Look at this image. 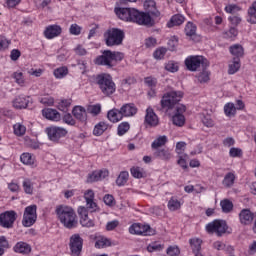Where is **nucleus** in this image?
I'll return each instance as SVG.
<instances>
[{
	"label": "nucleus",
	"instance_id": "obj_1",
	"mask_svg": "<svg viewBox=\"0 0 256 256\" xmlns=\"http://www.w3.org/2000/svg\"><path fill=\"white\" fill-rule=\"evenodd\" d=\"M144 7L148 12H140L135 8H115L114 11L122 21L136 23L143 27H153L155 25V20L151 15L153 17H159L161 15V12L157 10V3H155V0H146L144 2Z\"/></svg>",
	"mask_w": 256,
	"mask_h": 256
},
{
	"label": "nucleus",
	"instance_id": "obj_2",
	"mask_svg": "<svg viewBox=\"0 0 256 256\" xmlns=\"http://www.w3.org/2000/svg\"><path fill=\"white\" fill-rule=\"evenodd\" d=\"M122 59H125V54L122 52L104 50L101 55L94 59V63L106 69H113V67H117L121 63Z\"/></svg>",
	"mask_w": 256,
	"mask_h": 256
},
{
	"label": "nucleus",
	"instance_id": "obj_3",
	"mask_svg": "<svg viewBox=\"0 0 256 256\" xmlns=\"http://www.w3.org/2000/svg\"><path fill=\"white\" fill-rule=\"evenodd\" d=\"M55 213L57 219L66 229H75L77 227V214L71 206L59 205L56 207Z\"/></svg>",
	"mask_w": 256,
	"mask_h": 256
},
{
	"label": "nucleus",
	"instance_id": "obj_4",
	"mask_svg": "<svg viewBox=\"0 0 256 256\" xmlns=\"http://www.w3.org/2000/svg\"><path fill=\"white\" fill-rule=\"evenodd\" d=\"M183 99V92L181 91H170L162 96L160 101L161 109H165L166 112L172 111V109L177 110L179 107V102Z\"/></svg>",
	"mask_w": 256,
	"mask_h": 256
},
{
	"label": "nucleus",
	"instance_id": "obj_5",
	"mask_svg": "<svg viewBox=\"0 0 256 256\" xmlns=\"http://www.w3.org/2000/svg\"><path fill=\"white\" fill-rule=\"evenodd\" d=\"M96 83L103 95H106L107 97H109V95H113L117 89L115 82H113V77L109 74L98 75L96 77Z\"/></svg>",
	"mask_w": 256,
	"mask_h": 256
},
{
	"label": "nucleus",
	"instance_id": "obj_6",
	"mask_svg": "<svg viewBox=\"0 0 256 256\" xmlns=\"http://www.w3.org/2000/svg\"><path fill=\"white\" fill-rule=\"evenodd\" d=\"M104 37L107 47H115L123 43V39H125V33L121 29L112 28L107 30V32L104 34Z\"/></svg>",
	"mask_w": 256,
	"mask_h": 256
},
{
	"label": "nucleus",
	"instance_id": "obj_7",
	"mask_svg": "<svg viewBox=\"0 0 256 256\" xmlns=\"http://www.w3.org/2000/svg\"><path fill=\"white\" fill-rule=\"evenodd\" d=\"M37 221V205H30L25 208L22 225L23 227H32Z\"/></svg>",
	"mask_w": 256,
	"mask_h": 256
},
{
	"label": "nucleus",
	"instance_id": "obj_8",
	"mask_svg": "<svg viewBox=\"0 0 256 256\" xmlns=\"http://www.w3.org/2000/svg\"><path fill=\"white\" fill-rule=\"evenodd\" d=\"M206 231L211 235L216 233L218 237H221V235L227 233V223L223 220H214L206 225Z\"/></svg>",
	"mask_w": 256,
	"mask_h": 256
},
{
	"label": "nucleus",
	"instance_id": "obj_9",
	"mask_svg": "<svg viewBox=\"0 0 256 256\" xmlns=\"http://www.w3.org/2000/svg\"><path fill=\"white\" fill-rule=\"evenodd\" d=\"M185 65L188 71H197L198 67H207L209 62L203 56H190L186 58Z\"/></svg>",
	"mask_w": 256,
	"mask_h": 256
},
{
	"label": "nucleus",
	"instance_id": "obj_10",
	"mask_svg": "<svg viewBox=\"0 0 256 256\" xmlns=\"http://www.w3.org/2000/svg\"><path fill=\"white\" fill-rule=\"evenodd\" d=\"M15 221H17V212L13 210L0 214V227H3L4 229H13Z\"/></svg>",
	"mask_w": 256,
	"mask_h": 256
},
{
	"label": "nucleus",
	"instance_id": "obj_11",
	"mask_svg": "<svg viewBox=\"0 0 256 256\" xmlns=\"http://www.w3.org/2000/svg\"><path fill=\"white\" fill-rule=\"evenodd\" d=\"M129 233H131V235L148 236V235H154L155 231L153 229H151V226H149V225L135 223L130 226Z\"/></svg>",
	"mask_w": 256,
	"mask_h": 256
},
{
	"label": "nucleus",
	"instance_id": "obj_12",
	"mask_svg": "<svg viewBox=\"0 0 256 256\" xmlns=\"http://www.w3.org/2000/svg\"><path fill=\"white\" fill-rule=\"evenodd\" d=\"M46 133L50 141L54 143H59V139L67 135V129L63 127L52 126L46 129Z\"/></svg>",
	"mask_w": 256,
	"mask_h": 256
},
{
	"label": "nucleus",
	"instance_id": "obj_13",
	"mask_svg": "<svg viewBox=\"0 0 256 256\" xmlns=\"http://www.w3.org/2000/svg\"><path fill=\"white\" fill-rule=\"evenodd\" d=\"M69 247L72 255L79 256L83 251V238L79 234H73L70 237Z\"/></svg>",
	"mask_w": 256,
	"mask_h": 256
},
{
	"label": "nucleus",
	"instance_id": "obj_14",
	"mask_svg": "<svg viewBox=\"0 0 256 256\" xmlns=\"http://www.w3.org/2000/svg\"><path fill=\"white\" fill-rule=\"evenodd\" d=\"M187 111L185 105H179L176 107L175 114L172 117L173 124L177 127H183L185 125V116L183 113Z\"/></svg>",
	"mask_w": 256,
	"mask_h": 256
},
{
	"label": "nucleus",
	"instance_id": "obj_15",
	"mask_svg": "<svg viewBox=\"0 0 256 256\" xmlns=\"http://www.w3.org/2000/svg\"><path fill=\"white\" fill-rule=\"evenodd\" d=\"M78 215L80 217V224L82 227H94L95 223L93 220L89 219V211L85 206H80L78 208Z\"/></svg>",
	"mask_w": 256,
	"mask_h": 256
},
{
	"label": "nucleus",
	"instance_id": "obj_16",
	"mask_svg": "<svg viewBox=\"0 0 256 256\" xmlns=\"http://www.w3.org/2000/svg\"><path fill=\"white\" fill-rule=\"evenodd\" d=\"M145 123L149 127H157L159 125V117L155 114L153 108L146 109Z\"/></svg>",
	"mask_w": 256,
	"mask_h": 256
},
{
	"label": "nucleus",
	"instance_id": "obj_17",
	"mask_svg": "<svg viewBox=\"0 0 256 256\" xmlns=\"http://www.w3.org/2000/svg\"><path fill=\"white\" fill-rule=\"evenodd\" d=\"M239 219L241 225H251L255 219V213L251 212L250 209H242L239 213Z\"/></svg>",
	"mask_w": 256,
	"mask_h": 256
},
{
	"label": "nucleus",
	"instance_id": "obj_18",
	"mask_svg": "<svg viewBox=\"0 0 256 256\" xmlns=\"http://www.w3.org/2000/svg\"><path fill=\"white\" fill-rule=\"evenodd\" d=\"M62 32L63 29L61 28V26L49 25L44 31V37H46V39H55V37H59Z\"/></svg>",
	"mask_w": 256,
	"mask_h": 256
},
{
	"label": "nucleus",
	"instance_id": "obj_19",
	"mask_svg": "<svg viewBox=\"0 0 256 256\" xmlns=\"http://www.w3.org/2000/svg\"><path fill=\"white\" fill-rule=\"evenodd\" d=\"M105 177H109V171L107 170L94 171L88 175L87 183H95L97 181H101L102 179H105Z\"/></svg>",
	"mask_w": 256,
	"mask_h": 256
},
{
	"label": "nucleus",
	"instance_id": "obj_20",
	"mask_svg": "<svg viewBox=\"0 0 256 256\" xmlns=\"http://www.w3.org/2000/svg\"><path fill=\"white\" fill-rule=\"evenodd\" d=\"M14 253H19L20 255H29L31 253V245L27 242L20 241L17 242L13 247Z\"/></svg>",
	"mask_w": 256,
	"mask_h": 256
},
{
	"label": "nucleus",
	"instance_id": "obj_21",
	"mask_svg": "<svg viewBox=\"0 0 256 256\" xmlns=\"http://www.w3.org/2000/svg\"><path fill=\"white\" fill-rule=\"evenodd\" d=\"M72 114L81 123H87V110L83 106H75L72 110Z\"/></svg>",
	"mask_w": 256,
	"mask_h": 256
},
{
	"label": "nucleus",
	"instance_id": "obj_22",
	"mask_svg": "<svg viewBox=\"0 0 256 256\" xmlns=\"http://www.w3.org/2000/svg\"><path fill=\"white\" fill-rule=\"evenodd\" d=\"M42 115L46 119H49V121H61V114L52 108L42 110Z\"/></svg>",
	"mask_w": 256,
	"mask_h": 256
},
{
	"label": "nucleus",
	"instance_id": "obj_23",
	"mask_svg": "<svg viewBox=\"0 0 256 256\" xmlns=\"http://www.w3.org/2000/svg\"><path fill=\"white\" fill-rule=\"evenodd\" d=\"M120 111L122 113V117H133V115H137V107H135V104L129 103L124 104Z\"/></svg>",
	"mask_w": 256,
	"mask_h": 256
},
{
	"label": "nucleus",
	"instance_id": "obj_24",
	"mask_svg": "<svg viewBox=\"0 0 256 256\" xmlns=\"http://www.w3.org/2000/svg\"><path fill=\"white\" fill-rule=\"evenodd\" d=\"M107 118L109 121H111V123H119V121L123 119V114L119 109H112L108 111Z\"/></svg>",
	"mask_w": 256,
	"mask_h": 256
},
{
	"label": "nucleus",
	"instance_id": "obj_25",
	"mask_svg": "<svg viewBox=\"0 0 256 256\" xmlns=\"http://www.w3.org/2000/svg\"><path fill=\"white\" fill-rule=\"evenodd\" d=\"M29 105V100L25 96H18L13 101V107L15 109H27Z\"/></svg>",
	"mask_w": 256,
	"mask_h": 256
},
{
	"label": "nucleus",
	"instance_id": "obj_26",
	"mask_svg": "<svg viewBox=\"0 0 256 256\" xmlns=\"http://www.w3.org/2000/svg\"><path fill=\"white\" fill-rule=\"evenodd\" d=\"M185 23V16L181 14H175L174 16L171 17L170 21L167 23V27H175L179 25H183Z\"/></svg>",
	"mask_w": 256,
	"mask_h": 256
},
{
	"label": "nucleus",
	"instance_id": "obj_27",
	"mask_svg": "<svg viewBox=\"0 0 256 256\" xmlns=\"http://www.w3.org/2000/svg\"><path fill=\"white\" fill-rule=\"evenodd\" d=\"M154 157H156V159H162V161H169V159H171V152L165 148H157L154 152Z\"/></svg>",
	"mask_w": 256,
	"mask_h": 256
},
{
	"label": "nucleus",
	"instance_id": "obj_28",
	"mask_svg": "<svg viewBox=\"0 0 256 256\" xmlns=\"http://www.w3.org/2000/svg\"><path fill=\"white\" fill-rule=\"evenodd\" d=\"M96 249H105L106 247H111V239L99 236L95 242Z\"/></svg>",
	"mask_w": 256,
	"mask_h": 256
},
{
	"label": "nucleus",
	"instance_id": "obj_29",
	"mask_svg": "<svg viewBox=\"0 0 256 256\" xmlns=\"http://www.w3.org/2000/svg\"><path fill=\"white\" fill-rule=\"evenodd\" d=\"M189 244L194 255L197 253H201V245L203 244V240L199 238H192L189 240Z\"/></svg>",
	"mask_w": 256,
	"mask_h": 256
},
{
	"label": "nucleus",
	"instance_id": "obj_30",
	"mask_svg": "<svg viewBox=\"0 0 256 256\" xmlns=\"http://www.w3.org/2000/svg\"><path fill=\"white\" fill-rule=\"evenodd\" d=\"M239 69H241V59L233 58L232 63H230L228 67V74L235 75Z\"/></svg>",
	"mask_w": 256,
	"mask_h": 256
},
{
	"label": "nucleus",
	"instance_id": "obj_31",
	"mask_svg": "<svg viewBox=\"0 0 256 256\" xmlns=\"http://www.w3.org/2000/svg\"><path fill=\"white\" fill-rule=\"evenodd\" d=\"M230 53L233 55L234 59H241L244 54L243 46L239 44L230 46Z\"/></svg>",
	"mask_w": 256,
	"mask_h": 256
},
{
	"label": "nucleus",
	"instance_id": "obj_32",
	"mask_svg": "<svg viewBox=\"0 0 256 256\" xmlns=\"http://www.w3.org/2000/svg\"><path fill=\"white\" fill-rule=\"evenodd\" d=\"M107 129H109V124H107L106 122H99L94 127L93 135H95L96 137H99L101 136L102 133H105Z\"/></svg>",
	"mask_w": 256,
	"mask_h": 256
},
{
	"label": "nucleus",
	"instance_id": "obj_33",
	"mask_svg": "<svg viewBox=\"0 0 256 256\" xmlns=\"http://www.w3.org/2000/svg\"><path fill=\"white\" fill-rule=\"evenodd\" d=\"M129 181V172L127 171H122L118 175L116 179V185L118 187H124V185Z\"/></svg>",
	"mask_w": 256,
	"mask_h": 256
},
{
	"label": "nucleus",
	"instance_id": "obj_34",
	"mask_svg": "<svg viewBox=\"0 0 256 256\" xmlns=\"http://www.w3.org/2000/svg\"><path fill=\"white\" fill-rule=\"evenodd\" d=\"M222 184L226 188L233 187L235 184V174H233V172L227 173L222 181Z\"/></svg>",
	"mask_w": 256,
	"mask_h": 256
},
{
	"label": "nucleus",
	"instance_id": "obj_35",
	"mask_svg": "<svg viewBox=\"0 0 256 256\" xmlns=\"http://www.w3.org/2000/svg\"><path fill=\"white\" fill-rule=\"evenodd\" d=\"M12 79H14L15 83L20 87H25V76H23V72L16 71L11 75Z\"/></svg>",
	"mask_w": 256,
	"mask_h": 256
},
{
	"label": "nucleus",
	"instance_id": "obj_36",
	"mask_svg": "<svg viewBox=\"0 0 256 256\" xmlns=\"http://www.w3.org/2000/svg\"><path fill=\"white\" fill-rule=\"evenodd\" d=\"M200 119L205 127H214L215 121L211 118V115L202 113L200 114Z\"/></svg>",
	"mask_w": 256,
	"mask_h": 256
},
{
	"label": "nucleus",
	"instance_id": "obj_37",
	"mask_svg": "<svg viewBox=\"0 0 256 256\" xmlns=\"http://www.w3.org/2000/svg\"><path fill=\"white\" fill-rule=\"evenodd\" d=\"M168 209L169 211H177L181 209V202L177 198L171 197L168 201Z\"/></svg>",
	"mask_w": 256,
	"mask_h": 256
},
{
	"label": "nucleus",
	"instance_id": "obj_38",
	"mask_svg": "<svg viewBox=\"0 0 256 256\" xmlns=\"http://www.w3.org/2000/svg\"><path fill=\"white\" fill-rule=\"evenodd\" d=\"M130 173L132 177L135 179H143L145 177V172L143 171V168L134 166L130 169Z\"/></svg>",
	"mask_w": 256,
	"mask_h": 256
},
{
	"label": "nucleus",
	"instance_id": "obj_39",
	"mask_svg": "<svg viewBox=\"0 0 256 256\" xmlns=\"http://www.w3.org/2000/svg\"><path fill=\"white\" fill-rule=\"evenodd\" d=\"M167 144V136H159L156 140H154L151 144L152 149H159V147H163V145Z\"/></svg>",
	"mask_w": 256,
	"mask_h": 256
},
{
	"label": "nucleus",
	"instance_id": "obj_40",
	"mask_svg": "<svg viewBox=\"0 0 256 256\" xmlns=\"http://www.w3.org/2000/svg\"><path fill=\"white\" fill-rule=\"evenodd\" d=\"M224 113L226 117H234L235 113H237V108H235V104L227 103L224 106Z\"/></svg>",
	"mask_w": 256,
	"mask_h": 256
},
{
	"label": "nucleus",
	"instance_id": "obj_41",
	"mask_svg": "<svg viewBox=\"0 0 256 256\" xmlns=\"http://www.w3.org/2000/svg\"><path fill=\"white\" fill-rule=\"evenodd\" d=\"M185 33L187 37H193L197 33V26L193 22H188L185 26Z\"/></svg>",
	"mask_w": 256,
	"mask_h": 256
},
{
	"label": "nucleus",
	"instance_id": "obj_42",
	"mask_svg": "<svg viewBox=\"0 0 256 256\" xmlns=\"http://www.w3.org/2000/svg\"><path fill=\"white\" fill-rule=\"evenodd\" d=\"M164 245L159 242H152L147 246V251L153 253L155 251H163Z\"/></svg>",
	"mask_w": 256,
	"mask_h": 256
},
{
	"label": "nucleus",
	"instance_id": "obj_43",
	"mask_svg": "<svg viewBox=\"0 0 256 256\" xmlns=\"http://www.w3.org/2000/svg\"><path fill=\"white\" fill-rule=\"evenodd\" d=\"M220 205L223 213H231V211H233V202L229 201L228 199L222 200Z\"/></svg>",
	"mask_w": 256,
	"mask_h": 256
},
{
	"label": "nucleus",
	"instance_id": "obj_44",
	"mask_svg": "<svg viewBox=\"0 0 256 256\" xmlns=\"http://www.w3.org/2000/svg\"><path fill=\"white\" fill-rule=\"evenodd\" d=\"M165 69L170 73H177V71H179V64L173 60H170L165 64Z\"/></svg>",
	"mask_w": 256,
	"mask_h": 256
},
{
	"label": "nucleus",
	"instance_id": "obj_45",
	"mask_svg": "<svg viewBox=\"0 0 256 256\" xmlns=\"http://www.w3.org/2000/svg\"><path fill=\"white\" fill-rule=\"evenodd\" d=\"M20 161H22L24 165H33V163H35V159H33V156L29 153H23L20 156Z\"/></svg>",
	"mask_w": 256,
	"mask_h": 256
},
{
	"label": "nucleus",
	"instance_id": "obj_46",
	"mask_svg": "<svg viewBox=\"0 0 256 256\" xmlns=\"http://www.w3.org/2000/svg\"><path fill=\"white\" fill-rule=\"evenodd\" d=\"M22 186H23L24 192L27 195H33V182H31L29 179H25L23 181Z\"/></svg>",
	"mask_w": 256,
	"mask_h": 256
},
{
	"label": "nucleus",
	"instance_id": "obj_47",
	"mask_svg": "<svg viewBox=\"0 0 256 256\" xmlns=\"http://www.w3.org/2000/svg\"><path fill=\"white\" fill-rule=\"evenodd\" d=\"M165 55H167V48L165 47L157 48L153 53L154 59L159 60L164 59Z\"/></svg>",
	"mask_w": 256,
	"mask_h": 256
},
{
	"label": "nucleus",
	"instance_id": "obj_48",
	"mask_svg": "<svg viewBox=\"0 0 256 256\" xmlns=\"http://www.w3.org/2000/svg\"><path fill=\"white\" fill-rule=\"evenodd\" d=\"M69 73V70L67 67H60L54 70V76L56 79H63L67 74Z\"/></svg>",
	"mask_w": 256,
	"mask_h": 256
},
{
	"label": "nucleus",
	"instance_id": "obj_49",
	"mask_svg": "<svg viewBox=\"0 0 256 256\" xmlns=\"http://www.w3.org/2000/svg\"><path fill=\"white\" fill-rule=\"evenodd\" d=\"M131 129V126L128 124V122H122L120 125H118V135L119 137H122V135H125L127 131Z\"/></svg>",
	"mask_w": 256,
	"mask_h": 256
},
{
	"label": "nucleus",
	"instance_id": "obj_50",
	"mask_svg": "<svg viewBox=\"0 0 256 256\" xmlns=\"http://www.w3.org/2000/svg\"><path fill=\"white\" fill-rule=\"evenodd\" d=\"M239 35V31L235 27H231L228 31L224 33L225 39H235Z\"/></svg>",
	"mask_w": 256,
	"mask_h": 256
},
{
	"label": "nucleus",
	"instance_id": "obj_51",
	"mask_svg": "<svg viewBox=\"0 0 256 256\" xmlns=\"http://www.w3.org/2000/svg\"><path fill=\"white\" fill-rule=\"evenodd\" d=\"M166 253L169 256H179L181 255V250L179 249V246H169Z\"/></svg>",
	"mask_w": 256,
	"mask_h": 256
},
{
	"label": "nucleus",
	"instance_id": "obj_52",
	"mask_svg": "<svg viewBox=\"0 0 256 256\" xmlns=\"http://www.w3.org/2000/svg\"><path fill=\"white\" fill-rule=\"evenodd\" d=\"M226 13H230L231 15H235V13H239L241 11V7L235 5V4H230L225 7Z\"/></svg>",
	"mask_w": 256,
	"mask_h": 256
},
{
	"label": "nucleus",
	"instance_id": "obj_53",
	"mask_svg": "<svg viewBox=\"0 0 256 256\" xmlns=\"http://www.w3.org/2000/svg\"><path fill=\"white\" fill-rule=\"evenodd\" d=\"M71 103H72V100L71 99H67V100H62L59 102L58 104V109L60 111H67V108L68 107H71Z\"/></svg>",
	"mask_w": 256,
	"mask_h": 256
},
{
	"label": "nucleus",
	"instance_id": "obj_54",
	"mask_svg": "<svg viewBox=\"0 0 256 256\" xmlns=\"http://www.w3.org/2000/svg\"><path fill=\"white\" fill-rule=\"evenodd\" d=\"M27 131V128L21 124H15L14 125V133L15 135H18L21 137L25 132Z\"/></svg>",
	"mask_w": 256,
	"mask_h": 256
},
{
	"label": "nucleus",
	"instance_id": "obj_55",
	"mask_svg": "<svg viewBox=\"0 0 256 256\" xmlns=\"http://www.w3.org/2000/svg\"><path fill=\"white\" fill-rule=\"evenodd\" d=\"M229 155L230 157H243V150H241V148H231L229 151Z\"/></svg>",
	"mask_w": 256,
	"mask_h": 256
},
{
	"label": "nucleus",
	"instance_id": "obj_56",
	"mask_svg": "<svg viewBox=\"0 0 256 256\" xmlns=\"http://www.w3.org/2000/svg\"><path fill=\"white\" fill-rule=\"evenodd\" d=\"M34 3L38 9H45L51 4V0H34Z\"/></svg>",
	"mask_w": 256,
	"mask_h": 256
},
{
	"label": "nucleus",
	"instance_id": "obj_57",
	"mask_svg": "<svg viewBox=\"0 0 256 256\" xmlns=\"http://www.w3.org/2000/svg\"><path fill=\"white\" fill-rule=\"evenodd\" d=\"M88 113L92 115H99L101 113V105L96 104L88 107Z\"/></svg>",
	"mask_w": 256,
	"mask_h": 256
},
{
	"label": "nucleus",
	"instance_id": "obj_58",
	"mask_svg": "<svg viewBox=\"0 0 256 256\" xmlns=\"http://www.w3.org/2000/svg\"><path fill=\"white\" fill-rule=\"evenodd\" d=\"M103 201L105 205H108L109 207H113V205H115V198L111 194H106Z\"/></svg>",
	"mask_w": 256,
	"mask_h": 256
},
{
	"label": "nucleus",
	"instance_id": "obj_59",
	"mask_svg": "<svg viewBox=\"0 0 256 256\" xmlns=\"http://www.w3.org/2000/svg\"><path fill=\"white\" fill-rule=\"evenodd\" d=\"M81 26L77 24H72L69 28L70 35H81Z\"/></svg>",
	"mask_w": 256,
	"mask_h": 256
},
{
	"label": "nucleus",
	"instance_id": "obj_60",
	"mask_svg": "<svg viewBox=\"0 0 256 256\" xmlns=\"http://www.w3.org/2000/svg\"><path fill=\"white\" fill-rule=\"evenodd\" d=\"M197 79L199 83H207L209 81V72L203 71L198 76Z\"/></svg>",
	"mask_w": 256,
	"mask_h": 256
},
{
	"label": "nucleus",
	"instance_id": "obj_61",
	"mask_svg": "<svg viewBox=\"0 0 256 256\" xmlns=\"http://www.w3.org/2000/svg\"><path fill=\"white\" fill-rule=\"evenodd\" d=\"M119 227V220H113L106 224V231H113Z\"/></svg>",
	"mask_w": 256,
	"mask_h": 256
},
{
	"label": "nucleus",
	"instance_id": "obj_62",
	"mask_svg": "<svg viewBox=\"0 0 256 256\" xmlns=\"http://www.w3.org/2000/svg\"><path fill=\"white\" fill-rule=\"evenodd\" d=\"M63 121L64 123H66V125H71V126H74L75 125V119H73V116L71 114H65L63 116Z\"/></svg>",
	"mask_w": 256,
	"mask_h": 256
},
{
	"label": "nucleus",
	"instance_id": "obj_63",
	"mask_svg": "<svg viewBox=\"0 0 256 256\" xmlns=\"http://www.w3.org/2000/svg\"><path fill=\"white\" fill-rule=\"evenodd\" d=\"M177 45H179V41L177 40V38L170 39L168 41L169 51H175V49H177Z\"/></svg>",
	"mask_w": 256,
	"mask_h": 256
},
{
	"label": "nucleus",
	"instance_id": "obj_64",
	"mask_svg": "<svg viewBox=\"0 0 256 256\" xmlns=\"http://www.w3.org/2000/svg\"><path fill=\"white\" fill-rule=\"evenodd\" d=\"M0 249H3L5 252V249H9V241L5 236H0Z\"/></svg>",
	"mask_w": 256,
	"mask_h": 256
}]
</instances>
